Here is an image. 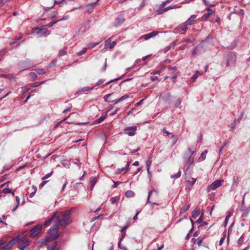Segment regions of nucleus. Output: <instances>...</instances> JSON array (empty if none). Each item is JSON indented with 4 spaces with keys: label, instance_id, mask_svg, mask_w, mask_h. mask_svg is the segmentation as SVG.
<instances>
[{
    "label": "nucleus",
    "instance_id": "6e6d98bb",
    "mask_svg": "<svg viewBox=\"0 0 250 250\" xmlns=\"http://www.w3.org/2000/svg\"><path fill=\"white\" fill-rule=\"evenodd\" d=\"M22 89L24 92H26L27 91H28L29 90V88H28L26 87H22Z\"/></svg>",
    "mask_w": 250,
    "mask_h": 250
},
{
    "label": "nucleus",
    "instance_id": "ddd939ff",
    "mask_svg": "<svg viewBox=\"0 0 250 250\" xmlns=\"http://www.w3.org/2000/svg\"><path fill=\"white\" fill-rule=\"evenodd\" d=\"M203 240V237H199L197 239L192 238V241L194 244H197L198 246H200L202 245Z\"/></svg>",
    "mask_w": 250,
    "mask_h": 250
},
{
    "label": "nucleus",
    "instance_id": "de8ad7c7",
    "mask_svg": "<svg viewBox=\"0 0 250 250\" xmlns=\"http://www.w3.org/2000/svg\"><path fill=\"white\" fill-rule=\"evenodd\" d=\"M119 110V108H117L116 110H115L114 111L110 113L111 115L113 116V115H115L117 113V112Z\"/></svg>",
    "mask_w": 250,
    "mask_h": 250
},
{
    "label": "nucleus",
    "instance_id": "aec40b11",
    "mask_svg": "<svg viewBox=\"0 0 250 250\" xmlns=\"http://www.w3.org/2000/svg\"><path fill=\"white\" fill-rule=\"evenodd\" d=\"M208 153V151L205 150L203 152H202L201 154L200 157L199 158V161H202L206 159V155Z\"/></svg>",
    "mask_w": 250,
    "mask_h": 250
},
{
    "label": "nucleus",
    "instance_id": "c756f323",
    "mask_svg": "<svg viewBox=\"0 0 250 250\" xmlns=\"http://www.w3.org/2000/svg\"><path fill=\"white\" fill-rule=\"evenodd\" d=\"M124 21V19L122 18H118L117 19V21L115 23V25L116 26H117L119 24H120V23H122Z\"/></svg>",
    "mask_w": 250,
    "mask_h": 250
},
{
    "label": "nucleus",
    "instance_id": "603ef678",
    "mask_svg": "<svg viewBox=\"0 0 250 250\" xmlns=\"http://www.w3.org/2000/svg\"><path fill=\"white\" fill-rule=\"evenodd\" d=\"M113 182H114V185L113 186V188H116L119 185V184H120V183H119L118 182H114V181H113Z\"/></svg>",
    "mask_w": 250,
    "mask_h": 250
},
{
    "label": "nucleus",
    "instance_id": "58836bf2",
    "mask_svg": "<svg viewBox=\"0 0 250 250\" xmlns=\"http://www.w3.org/2000/svg\"><path fill=\"white\" fill-rule=\"evenodd\" d=\"M181 7V6H180V5L178 6L177 5H174L173 6H170L167 7L166 8H168V10L171 9H174V8H180Z\"/></svg>",
    "mask_w": 250,
    "mask_h": 250
},
{
    "label": "nucleus",
    "instance_id": "c03bdc74",
    "mask_svg": "<svg viewBox=\"0 0 250 250\" xmlns=\"http://www.w3.org/2000/svg\"><path fill=\"white\" fill-rule=\"evenodd\" d=\"M181 176V173H177L175 175H171V177L172 178H179Z\"/></svg>",
    "mask_w": 250,
    "mask_h": 250
},
{
    "label": "nucleus",
    "instance_id": "680f3d73",
    "mask_svg": "<svg viewBox=\"0 0 250 250\" xmlns=\"http://www.w3.org/2000/svg\"><path fill=\"white\" fill-rule=\"evenodd\" d=\"M106 68V62H105V63L104 64V66L102 68V70L104 71Z\"/></svg>",
    "mask_w": 250,
    "mask_h": 250
},
{
    "label": "nucleus",
    "instance_id": "37998d69",
    "mask_svg": "<svg viewBox=\"0 0 250 250\" xmlns=\"http://www.w3.org/2000/svg\"><path fill=\"white\" fill-rule=\"evenodd\" d=\"M194 162V158L190 156L188 159V163L189 164H192Z\"/></svg>",
    "mask_w": 250,
    "mask_h": 250
},
{
    "label": "nucleus",
    "instance_id": "a18cd8bd",
    "mask_svg": "<svg viewBox=\"0 0 250 250\" xmlns=\"http://www.w3.org/2000/svg\"><path fill=\"white\" fill-rule=\"evenodd\" d=\"M111 95V94H107L105 96H104V101L105 102H108V100H107V99Z\"/></svg>",
    "mask_w": 250,
    "mask_h": 250
},
{
    "label": "nucleus",
    "instance_id": "20e7f679",
    "mask_svg": "<svg viewBox=\"0 0 250 250\" xmlns=\"http://www.w3.org/2000/svg\"><path fill=\"white\" fill-rule=\"evenodd\" d=\"M223 182V180H216L214 181L207 188V192H209L210 190H216L221 186Z\"/></svg>",
    "mask_w": 250,
    "mask_h": 250
},
{
    "label": "nucleus",
    "instance_id": "4d7b16f0",
    "mask_svg": "<svg viewBox=\"0 0 250 250\" xmlns=\"http://www.w3.org/2000/svg\"><path fill=\"white\" fill-rule=\"evenodd\" d=\"M139 212L137 211L136 214V215L133 217V220H137L138 219V217L137 216H138V215L139 214Z\"/></svg>",
    "mask_w": 250,
    "mask_h": 250
},
{
    "label": "nucleus",
    "instance_id": "e2e57ef3",
    "mask_svg": "<svg viewBox=\"0 0 250 250\" xmlns=\"http://www.w3.org/2000/svg\"><path fill=\"white\" fill-rule=\"evenodd\" d=\"M163 132L167 135H169L170 133L167 131L165 128L163 129Z\"/></svg>",
    "mask_w": 250,
    "mask_h": 250
},
{
    "label": "nucleus",
    "instance_id": "8fccbe9b",
    "mask_svg": "<svg viewBox=\"0 0 250 250\" xmlns=\"http://www.w3.org/2000/svg\"><path fill=\"white\" fill-rule=\"evenodd\" d=\"M67 118H64V119H63L61 121L58 122L56 125V126H58L59 125H60V124L63 121H64L65 120H66Z\"/></svg>",
    "mask_w": 250,
    "mask_h": 250
},
{
    "label": "nucleus",
    "instance_id": "052dcab7",
    "mask_svg": "<svg viewBox=\"0 0 250 250\" xmlns=\"http://www.w3.org/2000/svg\"><path fill=\"white\" fill-rule=\"evenodd\" d=\"M143 101H144V99L141 100L140 101H139V102H138L136 104V105H141L143 103Z\"/></svg>",
    "mask_w": 250,
    "mask_h": 250
},
{
    "label": "nucleus",
    "instance_id": "39448f33",
    "mask_svg": "<svg viewBox=\"0 0 250 250\" xmlns=\"http://www.w3.org/2000/svg\"><path fill=\"white\" fill-rule=\"evenodd\" d=\"M136 129L137 127L135 126L127 127L124 129V133L129 136H133L135 134Z\"/></svg>",
    "mask_w": 250,
    "mask_h": 250
},
{
    "label": "nucleus",
    "instance_id": "9d476101",
    "mask_svg": "<svg viewBox=\"0 0 250 250\" xmlns=\"http://www.w3.org/2000/svg\"><path fill=\"white\" fill-rule=\"evenodd\" d=\"M196 16L194 15H191L190 18L185 22L186 25H189L194 23Z\"/></svg>",
    "mask_w": 250,
    "mask_h": 250
},
{
    "label": "nucleus",
    "instance_id": "393cba45",
    "mask_svg": "<svg viewBox=\"0 0 250 250\" xmlns=\"http://www.w3.org/2000/svg\"><path fill=\"white\" fill-rule=\"evenodd\" d=\"M100 0H97V1L96 2H94V3H90V4H88L87 5H86V6L87 7H90L92 9H93L96 6V4H97V3Z\"/></svg>",
    "mask_w": 250,
    "mask_h": 250
},
{
    "label": "nucleus",
    "instance_id": "4be33fe9",
    "mask_svg": "<svg viewBox=\"0 0 250 250\" xmlns=\"http://www.w3.org/2000/svg\"><path fill=\"white\" fill-rule=\"evenodd\" d=\"M125 196L127 198L133 197L134 193V192L131 190H127L125 193Z\"/></svg>",
    "mask_w": 250,
    "mask_h": 250
},
{
    "label": "nucleus",
    "instance_id": "2f4dec72",
    "mask_svg": "<svg viewBox=\"0 0 250 250\" xmlns=\"http://www.w3.org/2000/svg\"><path fill=\"white\" fill-rule=\"evenodd\" d=\"M244 241V237L242 236L240 237V238L238 240V246H241Z\"/></svg>",
    "mask_w": 250,
    "mask_h": 250
},
{
    "label": "nucleus",
    "instance_id": "f704fd0d",
    "mask_svg": "<svg viewBox=\"0 0 250 250\" xmlns=\"http://www.w3.org/2000/svg\"><path fill=\"white\" fill-rule=\"evenodd\" d=\"M199 214V211L197 209H194L192 212V217H195Z\"/></svg>",
    "mask_w": 250,
    "mask_h": 250
},
{
    "label": "nucleus",
    "instance_id": "09e8293b",
    "mask_svg": "<svg viewBox=\"0 0 250 250\" xmlns=\"http://www.w3.org/2000/svg\"><path fill=\"white\" fill-rule=\"evenodd\" d=\"M37 72L39 74H43L44 73L43 72V70L42 69H38L37 70Z\"/></svg>",
    "mask_w": 250,
    "mask_h": 250
},
{
    "label": "nucleus",
    "instance_id": "5fc2aeb1",
    "mask_svg": "<svg viewBox=\"0 0 250 250\" xmlns=\"http://www.w3.org/2000/svg\"><path fill=\"white\" fill-rule=\"evenodd\" d=\"M135 110V108H132L131 110H130V111H129L127 113V115H130Z\"/></svg>",
    "mask_w": 250,
    "mask_h": 250
},
{
    "label": "nucleus",
    "instance_id": "a19ab883",
    "mask_svg": "<svg viewBox=\"0 0 250 250\" xmlns=\"http://www.w3.org/2000/svg\"><path fill=\"white\" fill-rule=\"evenodd\" d=\"M104 82V80H99L98 82H97L95 84V86H99L100 85H101V84H102Z\"/></svg>",
    "mask_w": 250,
    "mask_h": 250
},
{
    "label": "nucleus",
    "instance_id": "0e129e2a",
    "mask_svg": "<svg viewBox=\"0 0 250 250\" xmlns=\"http://www.w3.org/2000/svg\"><path fill=\"white\" fill-rule=\"evenodd\" d=\"M129 163H127L126 165V166H125V171H127L128 170V167H129Z\"/></svg>",
    "mask_w": 250,
    "mask_h": 250
},
{
    "label": "nucleus",
    "instance_id": "423d86ee",
    "mask_svg": "<svg viewBox=\"0 0 250 250\" xmlns=\"http://www.w3.org/2000/svg\"><path fill=\"white\" fill-rule=\"evenodd\" d=\"M42 226L39 225L36 226L31 230V233L30 236L32 237H34L37 236V235L39 234L40 230L42 229Z\"/></svg>",
    "mask_w": 250,
    "mask_h": 250
},
{
    "label": "nucleus",
    "instance_id": "f8f14e48",
    "mask_svg": "<svg viewBox=\"0 0 250 250\" xmlns=\"http://www.w3.org/2000/svg\"><path fill=\"white\" fill-rule=\"evenodd\" d=\"M52 175V173H48V174H47L45 176H43V177H42V180H45V179H46L47 178L50 177ZM48 181H43L42 184L40 185V188H42L46 183L47 182H48Z\"/></svg>",
    "mask_w": 250,
    "mask_h": 250
},
{
    "label": "nucleus",
    "instance_id": "b1692460",
    "mask_svg": "<svg viewBox=\"0 0 250 250\" xmlns=\"http://www.w3.org/2000/svg\"><path fill=\"white\" fill-rule=\"evenodd\" d=\"M39 33L41 34H42L45 35H48L50 34V31H48L46 29H42L40 31Z\"/></svg>",
    "mask_w": 250,
    "mask_h": 250
},
{
    "label": "nucleus",
    "instance_id": "0eeeda50",
    "mask_svg": "<svg viewBox=\"0 0 250 250\" xmlns=\"http://www.w3.org/2000/svg\"><path fill=\"white\" fill-rule=\"evenodd\" d=\"M185 179L186 181L191 185L195 183L196 180V178L192 176L191 173H186Z\"/></svg>",
    "mask_w": 250,
    "mask_h": 250
},
{
    "label": "nucleus",
    "instance_id": "864d4df0",
    "mask_svg": "<svg viewBox=\"0 0 250 250\" xmlns=\"http://www.w3.org/2000/svg\"><path fill=\"white\" fill-rule=\"evenodd\" d=\"M39 85L38 83H33L31 84V86L32 87H37Z\"/></svg>",
    "mask_w": 250,
    "mask_h": 250
},
{
    "label": "nucleus",
    "instance_id": "bb28decb",
    "mask_svg": "<svg viewBox=\"0 0 250 250\" xmlns=\"http://www.w3.org/2000/svg\"><path fill=\"white\" fill-rule=\"evenodd\" d=\"M87 50V48H86V47L83 48L82 51H81L77 53V55L79 56H81V55H83L84 53H85L86 52Z\"/></svg>",
    "mask_w": 250,
    "mask_h": 250
},
{
    "label": "nucleus",
    "instance_id": "e433bc0d",
    "mask_svg": "<svg viewBox=\"0 0 250 250\" xmlns=\"http://www.w3.org/2000/svg\"><path fill=\"white\" fill-rule=\"evenodd\" d=\"M151 163V161L150 159H149L148 160H147L146 162V167H147V171L148 172L149 171V167L150 166Z\"/></svg>",
    "mask_w": 250,
    "mask_h": 250
},
{
    "label": "nucleus",
    "instance_id": "412c9836",
    "mask_svg": "<svg viewBox=\"0 0 250 250\" xmlns=\"http://www.w3.org/2000/svg\"><path fill=\"white\" fill-rule=\"evenodd\" d=\"M2 192L4 193H11L13 195H14V192L12 191L11 188H4L2 190Z\"/></svg>",
    "mask_w": 250,
    "mask_h": 250
},
{
    "label": "nucleus",
    "instance_id": "5701e85b",
    "mask_svg": "<svg viewBox=\"0 0 250 250\" xmlns=\"http://www.w3.org/2000/svg\"><path fill=\"white\" fill-rule=\"evenodd\" d=\"M227 214V215L226 216V218L225 221V225H227V224L228 223L229 220V218L232 215V214L230 212H229V211H228Z\"/></svg>",
    "mask_w": 250,
    "mask_h": 250
},
{
    "label": "nucleus",
    "instance_id": "79ce46f5",
    "mask_svg": "<svg viewBox=\"0 0 250 250\" xmlns=\"http://www.w3.org/2000/svg\"><path fill=\"white\" fill-rule=\"evenodd\" d=\"M58 21H53L52 22H50L49 23H48L47 25V26L50 27H52L54 24H55L56 23H57V22Z\"/></svg>",
    "mask_w": 250,
    "mask_h": 250
},
{
    "label": "nucleus",
    "instance_id": "dca6fc26",
    "mask_svg": "<svg viewBox=\"0 0 250 250\" xmlns=\"http://www.w3.org/2000/svg\"><path fill=\"white\" fill-rule=\"evenodd\" d=\"M56 214H54L49 219H48V220H47L46 221H45L44 223V226H48L51 222L52 221V220L55 219V217H56Z\"/></svg>",
    "mask_w": 250,
    "mask_h": 250
},
{
    "label": "nucleus",
    "instance_id": "1a4fd4ad",
    "mask_svg": "<svg viewBox=\"0 0 250 250\" xmlns=\"http://www.w3.org/2000/svg\"><path fill=\"white\" fill-rule=\"evenodd\" d=\"M159 32L158 31H153L150 33L144 35L143 36H141L140 38L144 39L145 40H147L149 39L150 38L155 37L156 35H158Z\"/></svg>",
    "mask_w": 250,
    "mask_h": 250
},
{
    "label": "nucleus",
    "instance_id": "bf43d9fd",
    "mask_svg": "<svg viewBox=\"0 0 250 250\" xmlns=\"http://www.w3.org/2000/svg\"><path fill=\"white\" fill-rule=\"evenodd\" d=\"M71 107H68L66 109L64 110L63 112V113H66L67 112L71 111Z\"/></svg>",
    "mask_w": 250,
    "mask_h": 250
},
{
    "label": "nucleus",
    "instance_id": "f257e3e1",
    "mask_svg": "<svg viewBox=\"0 0 250 250\" xmlns=\"http://www.w3.org/2000/svg\"><path fill=\"white\" fill-rule=\"evenodd\" d=\"M70 213V210H67L63 213L58 212L55 213L56 216L55 217L53 226L48 230V233L51 236L46 238L44 240V243L42 244H46L50 240L55 239L59 237V234H58V231L59 226L65 227L71 222Z\"/></svg>",
    "mask_w": 250,
    "mask_h": 250
},
{
    "label": "nucleus",
    "instance_id": "7ed1b4c3",
    "mask_svg": "<svg viewBox=\"0 0 250 250\" xmlns=\"http://www.w3.org/2000/svg\"><path fill=\"white\" fill-rule=\"evenodd\" d=\"M24 237L21 235H18L8 242H4L0 244V248L1 249H9L11 248L15 244L19 243L23 240Z\"/></svg>",
    "mask_w": 250,
    "mask_h": 250
},
{
    "label": "nucleus",
    "instance_id": "cd10ccee",
    "mask_svg": "<svg viewBox=\"0 0 250 250\" xmlns=\"http://www.w3.org/2000/svg\"><path fill=\"white\" fill-rule=\"evenodd\" d=\"M171 138L172 139V145H173L177 142L178 138L176 136H175L173 134L171 135Z\"/></svg>",
    "mask_w": 250,
    "mask_h": 250
},
{
    "label": "nucleus",
    "instance_id": "72a5a7b5",
    "mask_svg": "<svg viewBox=\"0 0 250 250\" xmlns=\"http://www.w3.org/2000/svg\"><path fill=\"white\" fill-rule=\"evenodd\" d=\"M66 54V48H63L60 50L59 55L61 56H63Z\"/></svg>",
    "mask_w": 250,
    "mask_h": 250
},
{
    "label": "nucleus",
    "instance_id": "6e6552de",
    "mask_svg": "<svg viewBox=\"0 0 250 250\" xmlns=\"http://www.w3.org/2000/svg\"><path fill=\"white\" fill-rule=\"evenodd\" d=\"M21 235L24 237L23 240L22 241H21V242L17 243L20 244L21 242H23L22 244H20L18 246V248L20 249L23 250L24 248H25L26 247H27L29 245V241L25 240V238L24 236H23L22 235Z\"/></svg>",
    "mask_w": 250,
    "mask_h": 250
},
{
    "label": "nucleus",
    "instance_id": "49530a36",
    "mask_svg": "<svg viewBox=\"0 0 250 250\" xmlns=\"http://www.w3.org/2000/svg\"><path fill=\"white\" fill-rule=\"evenodd\" d=\"M92 89V88H89L88 87H85L83 88L81 90L82 91L84 92V91H88V90H89L90 89Z\"/></svg>",
    "mask_w": 250,
    "mask_h": 250
},
{
    "label": "nucleus",
    "instance_id": "4c0bfd02",
    "mask_svg": "<svg viewBox=\"0 0 250 250\" xmlns=\"http://www.w3.org/2000/svg\"><path fill=\"white\" fill-rule=\"evenodd\" d=\"M129 97V95L127 94L123 96H122L121 98H119V101L120 102H122L126 99H127Z\"/></svg>",
    "mask_w": 250,
    "mask_h": 250
},
{
    "label": "nucleus",
    "instance_id": "a211bd4d",
    "mask_svg": "<svg viewBox=\"0 0 250 250\" xmlns=\"http://www.w3.org/2000/svg\"><path fill=\"white\" fill-rule=\"evenodd\" d=\"M164 7H162L161 6V7L157 10L156 11V13L157 14H158V15H160V14H163V13H164L165 12L167 11L168 10V8H163Z\"/></svg>",
    "mask_w": 250,
    "mask_h": 250
},
{
    "label": "nucleus",
    "instance_id": "4468645a",
    "mask_svg": "<svg viewBox=\"0 0 250 250\" xmlns=\"http://www.w3.org/2000/svg\"><path fill=\"white\" fill-rule=\"evenodd\" d=\"M47 250H58L57 247V242H53L48 247Z\"/></svg>",
    "mask_w": 250,
    "mask_h": 250
},
{
    "label": "nucleus",
    "instance_id": "7c9ffc66",
    "mask_svg": "<svg viewBox=\"0 0 250 250\" xmlns=\"http://www.w3.org/2000/svg\"><path fill=\"white\" fill-rule=\"evenodd\" d=\"M110 201L111 204H114L118 202L119 198L117 197H112L111 198Z\"/></svg>",
    "mask_w": 250,
    "mask_h": 250
},
{
    "label": "nucleus",
    "instance_id": "3c124183",
    "mask_svg": "<svg viewBox=\"0 0 250 250\" xmlns=\"http://www.w3.org/2000/svg\"><path fill=\"white\" fill-rule=\"evenodd\" d=\"M30 75L33 78H35L37 77V75L36 74L34 73V72H32V73H31L30 74Z\"/></svg>",
    "mask_w": 250,
    "mask_h": 250
},
{
    "label": "nucleus",
    "instance_id": "2eb2a0df",
    "mask_svg": "<svg viewBox=\"0 0 250 250\" xmlns=\"http://www.w3.org/2000/svg\"><path fill=\"white\" fill-rule=\"evenodd\" d=\"M187 25H186L185 23H184L183 25L180 26L179 27V32L182 34L185 33L187 30Z\"/></svg>",
    "mask_w": 250,
    "mask_h": 250
},
{
    "label": "nucleus",
    "instance_id": "6ab92c4d",
    "mask_svg": "<svg viewBox=\"0 0 250 250\" xmlns=\"http://www.w3.org/2000/svg\"><path fill=\"white\" fill-rule=\"evenodd\" d=\"M189 208V205H186L181 208L180 213V214H183L186 211H187Z\"/></svg>",
    "mask_w": 250,
    "mask_h": 250
},
{
    "label": "nucleus",
    "instance_id": "ea45409f",
    "mask_svg": "<svg viewBox=\"0 0 250 250\" xmlns=\"http://www.w3.org/2000/svg\"><path fill=\"white\" fill-rule=\"evenodd\" d=\"M201 75V73H200L198 71H197L196 73L192 76V78L194 80H195L199 75Z\"/></svg>",
    "mask_w": 250,
    "mask_h": 250
},
{
    "label": "nucleus",
    "instance_id": "c9c22d12",
    "mask_svg": "<svg viewBox=\"0 0 250 250\" xmlns=\"http://www.w3.org/2000/svg\"><path fill=\"white\" fill-rule=\"evenodd\" d=\"M99 43V42L94 43H90V44H88L87 46H88L89 48L92 49V48H93L94 47H95Z\"/></svg>",
    "mask_w": 250,
    "mask_h": 250
},
{
    "label": "nucleus",
    "instance_id": "338daca9",
    "mask_svg": "<svg viewBox=\"0 0 250 250\" xmlns=\"http://www.w3.org/2000/svg\"><path fill=\"white\" fill-rule=\"evenodd\" d=\"M224 240V238H222L219 241V245H221Z\"/></svg>",
    "mask_w": 250,
    "mask_h": 250
},
{
    "label": "nucleus",
    "instance_id": "c85d7f7f",
    "mask_svg": "<svg viewBox=\"0 0 250 250\" xmlns=\"http://www.w3.org/2000/svg\"><path fill=\"white\" fill-rule=\"evenodd\" d=\"M208 12L205 15V17L206 19L208 18L212 14V11L210 8H207Z\"/></svg>",
    "mask_w": 250,
    "mask_h": 250
},
{
    "label": "nucleus",
    "instance_id": "f03ea898",
    "mask_svg": "<svg viewBox=\"0 0 250 250\" xmlns=\"http://www.w3.org/2000/svg\"><path fill=\"white\" fill-rule=\"evenodd\" d=\"M181 222H183V224L182 225V229H183L186 230L190 228L189 229V232L187 234L186 236V238L188 239L189 237V233L192 231L193 229L194 222L191 219L188 220L186 216H184V217L183 218H181L178 220L177 223H180Z\"/></svg>",
    "mask_w": 250,
    "mask_h": 250
},
{
    "label": "nucleus",
    "instance_id": "69168bd1",
    "mask_svg": "<svg viewBox=\"0 0 250 250\" xmlns=\"http://www.w3.org/2000/svg\"><path fill=\"white\" fill-rule=\"evenodd\" d=\"M68 16H66L63 17L62 19L58 20V21L65 20H67L68 19Z\"/></svg>",
    "mask_w": 250,
    "mask_h": 250
},
{
    "label": "nucleus",
    "instance_id": "a878e982",
    "mask_svg": "<svg viewBox=\"0 0 250 250\" xmlns=\"http://www.w3.org/2000/svg\"><path fill=\"white\" fill-rule=\"evenodd\" d=\"M196 148L195 147H192L191 148H188V151L189 152L190 155H192L196 151Z\"/></svg>",
    "mask_w": 250,
    "mask_h": 250
},
{
    "label": "nucleus",
    "instance_id": "f3484780",
    "mask_svg": "<svg viewBox=\"0 0 250 250\" xmlns=\"http://www.w3.org/2000/svg\"><path fill=\"white\" fill-rule=\"evenodd\" d=\"M97 179L96 177H91L90 179V182L91 184V189H93L95 184L97 183Z\"/></svg>",
    "mask_w": 250,
    "mask_h": 250
},
{
    "label": "nucleus",
    "instance_id": "774afa93",
    "mask_svg": "<svg viewBox=\"0 0 250 250\" xmlns=\"http://www.w3.org/2000/svg\"><path fill=\"white\" fill-rule=\"evenodd\" d=\"M125 232H122V237L121 239V240L125 237Z\"/></svg>",
    "mask_w": 250,
    "mask_h": 250
},
{
    "label": "nucleus",
    "instance_id": "13d9d810",
    "mask_svg": "<svg viewBox=\"0 0 250 250\" xmlns=\"http://www.w3.org/2000/svg\"><path fill=\"white\" fill-rule=\"evenodd\" d=\"M111 102H113L115 104H118L119 103L121 102L120 101H119V99L117 100H114L112 101H111Z\"/></svg>",
    "mask_w": 250,
    "mask_h": 250
},
{
    "label": "nucleus",
    "instance_id": "473e14b6",
    "mask_svg": "<svg viewBox=\"0 0 250 250\" xmlns=\"http://www.w3.org/2000/svg\"><path fill=\"white\" fill-rule=\"evenodd\" d=\"M105 119V116H102L96 121V123H100Z\"/></svg>",
    "mask_w": 250,
    "mask_h": 250
},
{
    "label": "nucleus",
    "instance_id": "9b49d317",
    "mask_svg": "<svg viewBox=\"0 0 250 250\" xmlns=\"http://www.w3.org/2000/svg\"><path fill=\"white\" fill-rule=\"evenodd\" d=\"M116 44V42L115 41H113L112 42H111L110 41H109V40L106 41L104 47L105 49H112L113 48L114 46Z\"/></svg>",
    "mask_w": 250,
    "mask_h": 250
}]
</instances>
